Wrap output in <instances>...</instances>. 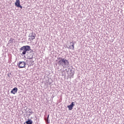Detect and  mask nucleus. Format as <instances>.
<instances>
[{
  "label": "nucleus",
  "instance_id": "obj_5",
  "mask_svg": "<svg viewBox=\"0 0 124 124\" xmlns=\"http://www.w3.org/2000/svg\"><path fill=\"white\" fill-rule=\"evenodd\" d=\"M29 39H31V40H33V39H34L35 38V33L33 32L30 33L29 35Z\"/></svg>",
  "mask_w": 124,
  "mask_h": 124
},
{
  "label": "nucleus",
  "instance_id": "obj_12",
  "mask_svg": "<svg viewBox=\"0 0 124 124\" xmlns=\"http://www.w3.org/2000/svg\"><path fill=\"white\" fill-rule=\"evenodd\" d=\"M29 112L30 113L29 115H31L32 114V111H31V109H29Z\"/></svg>",
  "mask_w": 124,
  "mask_h": 124
},
{
  "label": "nucleus",
  "instance_id": "obj_15",
  "mask_svg": "<svg viewBox=\"0 0 124 124\" xmlns=\"http://www.w3.org/2000/svg\"><path fill=\"white\" fill-rule=\"evenodd\" d=\"M49 116H50V115H48V116H47V118H49Z\"/></svg>",
  "mask_w": 124,
  "mask_h": 124
},
{
  "label": "nucleus",
  "instance_id": "obj_17",
  "mask_svg": "<svg viewBox=\"0 0 124 124\" xmlns=\"http://www.w3.org/2000/svg\"><path fill=\"white\" fill-rule=\"evenodd\" d=\"M31 50V49H30Z\"/></svg>",
  "mask_w": 124,
  "mask_h": 124
},
{
  "label": "nucleus",
  "instance_id": "obj_8",
  "mask_svg": "<svg viewBox=\"0 0 124 124\" xmlns=\"http://www.w3.org/2000/svg\"><path fill=\"white\" fill-rule=\"evenodd\" d=\"M74 102H72L71 104L67 106V108H69V110H72L73 107L74 106Z\"/></svg>",
  "mask_w": 124,
  "mask_h": 124
},
{
  "label": "nucleus",
  "instance_id": "obj_11",
  "mask_svg": "<svg viewBox=\"0 0 124 124\" xmlns=\"http://www.w3.org/2000/svg\"><path fill=\"white\" fill-rule=\"evenodd\" d=\"M13 40H14V39L12 38H11L10 40L9 41V44H10L11 43H13Z\"/></svg>",
  "mask_w": 124,
  "mask_h": 124
},
{
  "label": "nucleus",
  "instance_id": "obj_14",
  "mask_svg": "<svg viewBox=\"0 0 124 124\" xmlns=\"http://www.w3.org/2000/svg\"><path fill=\"white\" fill-rule=\"evenodd\" d=\"M72 75H74V72H73L72 73Z\"/></svg>",
  "mask_w": 124,
  "mask_h": 124
},
{
  "label": "nucleus",
  "instance_id": "obj_13",
  "mask_svg": "<svg viewBox=\"0 0 124 124\" xmlns=\"http://www.w3.org/2000/svg\"><path fill=\"white\" fill-rule=\"evenodd\" d=\"M47 124H50V120H49V118L47 117Z\"/></svg>",
  "mask_w": 124,
  "mask_h": 124
},
{
  "label": "nucleus",
  "instance_id": "obj_2",
  "mask_svg": "<svg viewBox=\"0 0 124 124\" xmlns=\"http://www.w3.org/2000/svg\"><path fill=\"white\" fill-rule=\"evenodd\" d=\"M31 50V46H24L20 48V52L21 55H26L27 51Z\"/></svg>",
  "mask_w": 124,
  "mask_h": 124
},
{
  "label": "nucleus",
  "instance_id": "obj_10",
  "mask_svg": "<svg viewBox=\"0 0 124 124\" xmlns=\"http://www.w3.org/2000/svg\"><path fill=\"white\" fill-rule=\"evenodd\" d=\"M26 124H32V121L31 120H28L26 122Z\"/></svg>",
  "mask_w": 124,
  "mask_h": 124
},
{
  "label": "nucleus",
  "instance_id": "obj_3",
  "mask_svg": "<svg viewBox=\"0 0 124 124\" xmlns=\"http://www.w3.org/2000/svg\"><path fill=\"white\" fill-rule=\"evenodd\" d=\"M19 68H24L26 67V62H19L17 63Z\"/></svg>",
  "mask_w": 124,
  "mask_h": 124
},
{
  "label": "nucleus",
  "instance_id": "obj_16",
  "mask_svg": "<svg viewBox=\"0 0 124 124\" xmlns=\"http://www.w3.org/2000/svg\"><path fill=\"white\" fill-rule=\"evenodd\" d=\"M70 71H72V70H71Z\"/></svg>",
  "mask_w": 124,
  "mask_h": 124
},
{
  "label": "nucleus",
  "instance_id": "obj_6",
  "mask_svg": "<svg viewBox=\"0 0 124 124\" xmlns=\"http://www.w3.org/2000/svg\"><path fill=\"white\" fill-rule=\"evenodd\" d=\"M15 5L17 7H20V8H23V6L20 5V0H16L15 2Z\"/></svg>",
  "mask_w": 124,
  "mask_h": 124
},
{
  "label": "nucleus",
  "instance_id": "obj_4",
  "mask_svg": "<svg viewBox=\"0 0 124 124\" xmlns=\"http://www.w3.org/2000/svg\"><path fill=\"white\" fill-rule=\"evenodd\" d=\"M33 51H30V53H29L27 55V59H28V60H32V59L33 58Z\"/></svg>",
  "mask_w": 124,
  "mask_h": 124
},
{
  "label": "nucleus",
  "instance_id": "obj_1",
  "mask_svg": "<svg viewBox=\"0 0 124 124\" xmlns=\"http://www.w3.org/2000/svg\"><path fill=\"white\" fill-rule=\"evenodd\" d=\"M57 63L60 66H62L63 67H67L69 65V62L68 60L62 58H58L57 60H56Z\"/></svg>",
  "mask_w": 124,
  "mask_h": 124
},
{
  "label": "nucleus",
  "instance_id": "obj_7",
  "mask_svg": "<svg viewBox=\"0 0 124 124\" xmlns=\"http://www.w3.org/2000/svg\"><path fill=\"white\" fill-rule=\"evenodd\" d=\"M17 91L18 88H17V87H15L11 91V93H13V94H15V93H16Z\"/></svg>",
  "mask_w": 124,
  "mask_h": 124
},
{
  "label": "nucleus",
  "instance_id": "obj_9",
  "mask_svg": "<svg viewBox=\"0 0 124 124\" xmlns=\"http://www.w3.org/2000/svg\"><path fill=\"white\" fill-rule=\"evenodd\" d=\"M69 48L72 50H74V43L73 42H70V46H69Z\"/></svg>",
  "mask_w": 124,
  "mask_h": 124
}]
</instances>
